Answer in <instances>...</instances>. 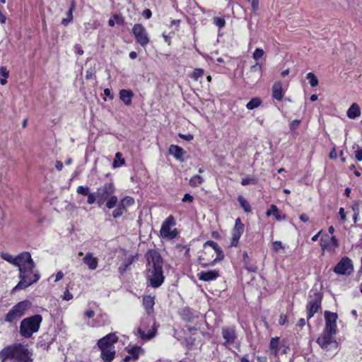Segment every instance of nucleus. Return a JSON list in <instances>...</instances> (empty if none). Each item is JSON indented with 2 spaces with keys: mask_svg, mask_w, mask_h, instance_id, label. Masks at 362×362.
<instances>
[{
  "mask_svg": "<svg viewBox=\"0 0 362 362\" xmlns=\"http://www.w3.org/2000/svg\"><path fill=\"white\" fill-rule=\"evenodd\" d=\"M218 276V272L216 270L202 272L198 274L199 279L204 281H209L216 279Z\"/></svg>",
  "mask_w": 362,
  "mask_h": 362,
  "instance_id": "nucleus-20",
  "label": "nucleus"
},
{
  "mask_svg": "<svg viewBox=\"0 0 362 362\" xmlns=\"http://www.w3.org/2000/svg\"><path fill=\"white\" fill-rule=\"evenodd\" d=\"M272 97L276 100H281L283 98V88L281 82H275L272 86Z\"/></svg>",
  "mask_w": 362,
  "mask_h": 362,
  "instance_id": "nucleus-22",
  "label": "nucleus"
},
{
  "mask_svg": "<svg viewBox=\"0 0 362 362\" xmlns=\"http://www.w3.org/2000/svg\"><path fill=\"white\" fill-rule=\"evenodd\" d=\"M76 192L83 195H88L89 194V188L88 187L78 186Z\"/></svg>",
  "mask_w": 362,
  "mask_h": 362,
  "instance_id": "nucleus-44",
  "label": "nucleus"
},
{
  "mask_svg": "<svg viewBox=\"0 0 362 362\" xmlns=\"http://www.w3.org/2000/svg\"><path fill=\"white\" fill-rule=\"evenodd\" d=\"M1 257L4 259L5 261L9 262L10 264H13L15 266L16 264V259H17V256L16 257H13L11 255H10L9 253L8 252H2L1 254Z\"/></svg>",
  "mask_w": 362,
  "mask_h": 362,
  "instance_id": "nucleus-36",
  "label": "nucleus"
},
{
  "mask_svg": "<svg viewBox=\"0 0 362 362\" xmlns=\"http://www.w3.org/2000/svg\"><path fill=\"white\" fill-rule=\"evenodd\" d=\"M262 102L259 98L255 97L252 98L246 105L247 110H253L259 107L262 105Z\"/></svg>",
  "mask_w": 362,
  "mask_h": 362,
  "instance_id": "nucleus-30",
  "label": "nucleus"
},
{
  "mask_svg": "<svg viewBox=\"0 0 362 362\" xmlns=\"http://www.w3.org/2000/svg\"><path fill=\"white\" fill-rule=\"evenodd\" d=\"M169 153L170 155L173 156L177 160L183 161V156L185 153V151L181 147L177 145H171L169 148Z\"/></svg>",
  "mask_w": 362,
  "mask_h": 362,
  "instance_id": "nucleus-21",
  "label": "nucleus"
},
{
  "mask_svg": "<svg viewBox=\"0 0 362 362\" xmlns=\"http://www.w3.org/2000/svg\"><path fill=\"white\" fill-rule=\"evenodd\" d=\"M75 8V4L73 1L71 4V6L67 11L66 18H63L62 21V24L64 26L68 25L73 21V11Z\"/></svg>",
  "mask_w": 362,
  "mask_h": 362,
  "instance_id": "nucleus-29",
  "label": "nucleus"
},
{
  "mask_svg": "<svg viewBox=\"0 0 362 362\" xmlns=\"http://www.w3.org/2000/svg\"><path fill=\"white\" fill-rule=\"evenodd\" d=\"M346 115L350 119H356L361 115L360 107L356 103H353L346 112Z\"/></svg>",
  "mask_w": 362,
  "mask_h": 362,
  "instance_id": "nucleus-26",
  "label": "nucleus"
},
{
  "mask_svg": "<svg viewBox=\"0 0 362 362\" xmlns=\"http://www.w3.org/2000/svg\"><path fill=\"white\" fill-rule=\"evenodd\" d=\"M147 266L146 276L153 288L159 287L164 281L163 272V259L160 253L154 250H150L146 254Z\"/></svg>",
  "mask_w": 362,
  "mask_h": 362,
  "instance_id": "nucleus-1",
  "label": "nucleus"
},
{
  "mask_svg": "<svg viewBox=\"0 0 362 362\" xmlns=\"http://www.w3.org/2000/svg\"><path fill=\"white\" fill-rule=\"evenodd\" d=\"M339 215H340V218L342 221H345L346 220V215H345V212H344V208H340L339 209Z\"/></svg>",
  "mask_w": 362,
  "mask_h": 362,
  "instance_id": "nucleus-62",
  "label": "nucleus"
},
{
  "mask_svg": "<svg viewBox=\"0 0 362 362\" xmlns=\"http://www.w3.org/2000/svg\"><path fill=\"white\" fill-rule=\"evenodd\" d=\"M334 272L340 275H349L353 270L354 267L352 261L349 257H344L337 263L334 268Z\"/></svg>",
  "mask_w": 362,
  "mask_h": 362,
  "instance_id": "nucleus-11",
  "label": "nucleus"
},
{
  "mask_svg": "<svg viewBox=\"0 0 362 362\" xmlns=\"http://www.w3.org/2000/svg\"><path fill=\"white\" fill-rule=\"evenodd\" d=\"M214 23L219 28H221L224 27L225 25H226V21H225L224 18H219V17L214 18Z\"/></svg>",
  "mask_w": 362,
  "mask_h": 362,
  "instance_id": "nucleus-42",
  "label": "nucleus"
},
{
  "mask_svg": "<svg viewBox=\"0 0 362 362\" xmlns=\"http://www.w3.org/2000/svg\"><path fill=\"white\" fill-rule=\"evenodd\" d=\"M286 316L283 314L281 315L279 317V325H284L286 322Z\"/></svg>",
  "mask_w": 362,
  "mask_h": 362,
  "instance_id": "nucleus-61",
  "label": "nucleus"
},
{
  "mask_svg": "<svg viewBox=\"0 0 362 362\" xmlns=\"http://www.w3.org/2000/svg\"><path fill=\"white\" fill-rule=\"evenodd\" d=\"M222 335L225 339L224 345L226 346L233 344L236 339L235 332L233 328H224L222 331Z\"/></svg>",
  "mask_w": 362,
  "mask_h": 362,
  "instance_id": "nucleus-19",
  "label": "nucleus"
},
{
  "mask_svg": "<svg viewBox=\"0 0 362 362\" xmlns=\"http://www.w3.org/2000/svg\"><path fill=\"white\" fill-rule=\"evenodd\" d=\"M64 277V274L62 272L59 271L56 274L54 281L57 282L61 280Z\"/></svg>",
  "mask_w": 362,
  "mask_h": 362,
  "instance_id": "nucleus-59",
  "label": "nucleus"
},
{
  "mask_svg": "<svg viewBox=\"0 0 362 362\" xmlns=\"http://www.w3.org/2000/svg\"><path fill=\"white\" fill-rule=\"evenodd\" d=\"M15 266L21 271L25 269L35 268V264L31 257V255L28 252H23L17 255V259Z\"/></svg>",
  "mask_w": 362,
  "mask_h": 362,
  "instance_id": "nucleus-10",
  "label": "nucleus"
},
{
  "mask_svg": "<svg viewBox=\"0 0 362 362\" xmlns=\"http://www.w3.org/2000/svg\"><path fill=\"white\" fill-rule=\"evenodd\" d=\"M264 51L263 49H259V48H257L254 53H253V58L255 59V60H258L259 59H260L261 57H263L264 55Z\"/></svg>",
  "mask_w": 362,
  "mask_h": 362,
  "instance_id": "nucleus-43",
  "label": "nucleus"
},
{
  "mask_svg": "<svg viewBox=\"0 0 362 362\" xmlns=\"http://www.w3.org/2000/svg\"><path fill=\"white\" fill-rule=\"evenodd\" d=\"M132 33L136 42L141 46H145L148 43L149 38L148 33L142 25L135 24L132 28Z\"/></svg>",
  "mask_w": 362,
  "mask_h": 362,
  "instance_id": "nucleus-12",
  "label": "nucleus"
},
{
  "mask_svg": "<svg viewBox=\"0 0 362 362\" xmlns=\"http://www.w3.org/2000/svg\"><path fill=\"white\" fill-rule=\"evenodd\" d=\"M30 302L23 300L15 305L5 316V321L13 322L23 317L30 307Z\"/></svg>",
  "mask_w": 362,
  "mask_h": 362,
  "instance_id": "nucleus-6",
  "label": "nucleus"
},
{
  "mask_svg": "<svg viewBox=\"0 0 362 362\" xmlns=\"http://www.w3.org/2000/svg\"><path fill=\"white\" fill-rule=\"evenodd\" d=\"M84 315L88 317V318H91L94 316L95 315V312L92 310H86L85 313H84Z\"/></svg>",
  "mask_w": 362,
  "mask_h": 362,
  "instance_id": "nucleus-58",
  "label": "nucleus"
},
{
  "mask_svg": "<svg viewBox=\"0 0 362 362\" xmlns=\"http://www.w3.org/2000/svg\"><path fill=\"white\" fill-rule=\"evenodd\" d=\"M152 322L150 318H146L144 320L137 329V332L139 337L145 341H148L153 337H155L156 333V328L155 327V323L153 322L151 329H147V326L151 324Z\"/></svg>",
  "mask_w": 362,
  "mask_h": 362,
  "instance_id": "nucleus-8",
  "label": "nucleus"
},
{
  "mask_svg": "<svg viewBox=\"0 0 362 362\" xmlns=\"http://www.w3.org/2000/svg\"><path fill=\"white\" fill-rule=\"evenodd\" d=\"M338 315L336 313L325 312V327L323 331L329 333H337V320Z\"/></svg>",
  "mask_w": 362,
  "mask_h": 362,
  "instance_id": "nucleus-13",
  "label": "nucleus"
},
{
  "mask_svg": "<svg viewBox=\"0 0 362 362\" xmlns=\"http://www.w3.org/2000/svg\"><path fill=\"white\" fill-rule=\"evenodd\" d=\"M40 274L35 268L25 269L19 271L20 281L13 288V291L18 289H25L30 285L36 283L40 279Z\"/></svg>",
  "mask_w": 362,
  "mask_h": 362,
  "instance_id": "nucleus-5",
  "label": "nucleus"
},
{
  "mask_svg": "<svg viewBox=\"0 0 362 362\" xmlns=\"http://www.w3.org/2000/svg\"><path fill=\"white\" fill-rule=\"evenodd\" d=\"M0 83L2 86H4L7 83V78L9 76V71L7 70L6 67L5 66H1L0 67Z\"/></svg>",
  "mask_w": 362,
  "mask_h": 362,
  "instance_id": "nucleus-31",
  "label": "nucleus"
},
{
  "mask_svg": "<svg viewBox=\"0 0 362 362\" xmlns=\"http://www.w3.org/2000/svg\"><path fill=\"white\" fill-rule=\"evenodd\" d=\"M359 206L360 202L358 201L354 202L351 206L352 210L356 212V215L359 214Z\"/></svg>",
  "mask_w": 362,
  "mask_h": 362,
  "instance_id": "nucleus-49",
  "label": "nucleus"
},
{
  "mask_svg": "<svg viewBox=\"0 0 362 362\" xmlns=\"http://www.w3.org/2000/svg\"><path fill=\"white\" fill-rule=\"evenodd\" d=\"M62 298L68 301L73 298V295L68 290H66L63 294Z\"/></svg>",
  "mask_w": 362,
  "mask_h": 362,
  "instance_id": "nucleus-50",
  "label": "nucleus"
},
{
  "mask_svg": "<svg viewBox=\"0 0 362 362\" xmlns=\"http://www.w3.org/2000/svg\"><path fill=\"white\" fill-rule=\"evenodd\" d=\"M142 353L143 349L137 346L133 347L129 350V355L125 357L124 361L127 362L131 359L136 360Z\"/></svg>",
  "mask_w": 362,
  "mask_h": 362,
  "instance_id": "nucleus-25",
  "label": "nucleus"
},
{
  "mask_svg": "<svg viewBox=\"0 0 362 362\" xmlns=\"http://www.w3.org/2000/svg\"><path fill=\"white\" fill-rule=\"evenodd\" d=\"M307 78L309 80L310 85L312 87H315L318 85V80L313 73L309 72L307 74Z\"/></svg>",
  "mask_w": 362,
  "mask_h": 362,
  "instance_id": "nucleus-39",
  "label": "nucleus"
},
{
  "mask_svg": "<svg viewBox=\"0 0 362 362\" xmlns=\"http://www.w3.org/2000/svg\"><path fill=\"white\" fill-rule=\"evenodd\" d=\"M106 339L104 342L103 346L108 348L114 347L113 344L117 341V337L115 334H108L103 338L100 339V340H104Z\"/></svg>",
  "mask_w": 362,
  "mask_h": 362,
  "instance_id": "nucleus-28",
  "label": "nucleus"
},
{
  "mask_svg": "<svg viewBox=\"0 0 362 362\" xmlns=\"http://www.w3.org/2000/svg\"><path fill=\"white\" fill-rule=\"evenodd\" d=\"M117 202H118V199L113 194L107 198V202H106V206L108 209H112L117 205Z\"/></svg>",
  "mask_w": 362,
  "mask_h": 362,
  "instance_id": "nucleus-35",
  "label": "nucleus"
},
{
  "mask_svg": "<svg viewBox=\"0 0 362 362\" xmlns=\"http://www.w3.org/2000/svg\"><path fill=\"white\" fill-rule=\"evenodd\" d=\"M251 3L252 11H255L259 8V0H248Z\"/></svg>",
  "mask_w": 362,
  "mask_h": 362,
  "instance_id": "nucleus-52",
  "label": "nucleus"
},
{
  "mask_svg": "<svg viewBox=\"0 0 362 362\" xmlns=\"http://www.w3.org/2000/svg\"><path fill=\"white\" fill-rule=\"evenodd\" d=\"M55 168L57 169V170L60 171L63 168V163L61 161H57L55 164Z\"/></svg>",
  "mask_w": 362,
  "mask_h": 362,
  "instance_id": "nucleus-63",
  "label": "nucleus"
},
{
  "mask_svg": "<svg viewBox=\"0 0 362 362\" xmlns=\"http://www.w3.org/2000/svg\"><path fill=\"white\" fill-rule=\"evenodd\" d=\"M106 339L99 340L98 342V345L101 351V357L105 362H111L115 354V351L114 347L108 348L107 346L105 347L103 346V342Z\"/></svg>",
  "mask_w": 362,
  "mask_h": 362,
  "instance_id": "nucleus-15",
  "label": "nucleus"
},
{
  "mask_svg": "<svg viewBox=\"0 0 362 362\" xmlns=\"http://www.w3.org/2000/svg\"><path fill=\"white\" fill-rule=\"evenodd\" d=\"M272 249L276 253L284 252L285 246L281 241H274L272 243Z\"/></svg>",
  "mask_w": 362,
  "mask_h": 362,
  "instance_id": "nucleus-37",
  "label": "nucleus"
},
{
  "mask_svg": "<svg viewBox=\"0 0 362 362\" xmlns=\"http://www.w3.org/2000/svg\"><path fill=\"white\" fill-rule=\"evenodd\" d=\"M119 17L117 15H115L113 18H110L108 21V25L111 27L114 26L115 24V20H119Z\"/></svg>",
  "mask_w": 362,
  "mask_h": 362,
  "instance_id": "nucleus-56",
  "label": "nucleus"
},
{
  "mask_svg": "<svg viewBox=\"0 0 362 362\" xmlns=\"http://www.w3.org/2000/svg\"><path fill=\"white\" fill-rule=\"evenodd\" d=\"M243 231L244 225L241 223L240 218H237L232 232V239L230 245L231 247H236L238 245L239 239L243 233Z\"/></svg>",
  "mask_w": 362,
  "mask_h": 362,
  "instance_id": "nucleus-14",
  "label": "nucleus"
},
{
  "mask_svg": "<svg viewBox=\"0 0 362 362\" xmlns=\"http://www.w3.org/2000/svg\"><path fill=\"white\" fill-rule=\"evenodd\" d=\"M272 213L276 214L278 213V209L275 205L271 206V209L267 211V215L269 216Z\"/></svg>",
  "mask_w": 362,
  "mask_h": 362,
  "instance_id": "nucleus-54",
  "label": "nucleus"
},
{
  "mask_svg": "<svg viewBox=\"0 0 362 362\" xmlns=\"http://www.w3.org/2000/svg\"><path fill=\"white\" fill-rule=\"evenodd\" d=\"M279 340L278 337L272 338L270 341L269 348L271 352L274 354H276L279 351Z\"/></svg>",
  "mask_w": 362,
  "mask_h": 362,
  "instance_id": "nucleus-34",
  "label": "nucleus"
},
{
  "mask_svg": "<svg viewBox=\"0 0 362 362\" xmlns=\"http://www.w3.org/2000/svg\"><path fill=\"white\" fill-rule=\"evenodd\" d=\"M322 242H323V238H322ZM321 247L323 250L327 249L329 251H334L336 248L339 247V243L337 238L334 235H332L330 238L329 243H322Z\"/></svg>",
  "mask_w": 362,
  "mask_h": 362,
  "instance_id": "nucleus-23",
  "label": "nucleus"
},
{
  "mask_svg": "<svg viewBox=\"0 0 362 362\" xmlns=\"http://www.w3.org/2000/svg\"><path fill=\"white\" fill-rule=\"evenodd\" d=\"M206 246L211 247L214 250V252L216 253V257L210 264H203L202 267L213 265L217 260H221L223 258V251L216 242L212 240L207 241L204 244V247H206Z\"/></svg>",
  "mask_w": 362,
  "mask_h": 362,
  "instance_id": "nucleus-16",
  "label": "nucleus"
},
{
  "mask_svg": "<svg viewBox=\"0 0 362 362\" xmlns=\"http://www.w3.org/2000/svg\"><path fill=\"white\" fill-rule=\"evenodd\" d=\"M120 202L122 204H124V205L127 208L133 206L135 203L134 199L133 198H132L131 197H128V196L122 199Z\"/></svg>",
  "mask_w": 362,
  "mask_h": 362,
  "instance_id": "nucleus-40",
  "label": "nucleus"
},
{
  "mask_svg": "<svg viewBox=\"0 0 362 362\" xmlns=\"http://www.w3.org/2000/svg\"><path fill=\"white\" fill-rule=\"evenodd\" d=\"M0 361L30 362L29 352L21 344L8 345L0 351Z\"/></svg>",
  "mask_w": 362,
  "mask_h": 362,
  "instance_id": "nucleus-2",
  "label": "nucleus"
},
{
  "mask_svg": "<svg viewBox=\"0 0 362 362\" xmlns=\"http://www.w3.org/2000/svg\"><path fill=\"white\" fill-rule=\"evenodd\" d=\"M238 201L240 203V206L243 208V209L246 212H249L251 211L250 206L247 200L242 196H239L238 197Z\"/></svg>",
  "mask_w": 362,
  "mask_h": 362,
  "instance_id": "nucleus-38",
  "label": "nucleus"
},
{
  "mask_svg": "<svg viewBox=\"0 0 362 362\" xmlns=\"http://www.w3.org/2000/svg\"><path fill=\"white\" fill-rule=\"evenodd\" d=\"M355 156L357 160L361 161L362 160V148H359L355 152Z\"/></svg>",
  "mask_w": 362,
  "mask_h": 362,
  "instance_id": "nucleus-55",
  "label": "nucleus"
},
{
  "mask_svg": "<svg viewBox=\"0 0 362 362\" xmlns=\"http://www.w3.org/2000/svg\"><path fill=\"white\" fill-rule=\"evenodd\" d=\"M193 197L189 194H185L182 199L183 202L192 203L193 202Z\"/></svg>",
  "mask_w": 362,
  "mask_h": 362,
  "instance_id": "nucleus-51",
  "label": "nucleus"
},
{
  "mask_svg": "<svg viewBox=\"0 0 362 362\" xmlns=\"http://www.w3.org/2000/svg\"><path fill=\"white\" fill-rule=\"evenodd\" d=\"M42 317L40 315H35L24 318L20 325V334L25 338H30L33 333L38 332Z\"/></svg>",
  "mask_w": 362,
  "mask_h": 362,
  "instance_id": "nucleus-3",
  "label": "nucleus"
},
{
  "mask_svg": "<svg viewBox=\"0 0 362 362\" xmlns=\"http://www.w3.org/2000/svg\"><path fill=\"white\" fill-rule=\"evenodd\" d=\"M134 94L130 90L122 89L119 91V98L126 105L132 104V99Z\"/></svg>",
  "mask_w": 362,
  "mask_h": 362,
  "instance_id": "nucleus-24",
  "label": "nucleus"
},
{
  "mask_svg": "<svg viewBox=\"0 0 362 362\" xmlns=\"http://www.w3.org/2000/svg\"><path fill=\"white\" fill-rule=\"evenodd\" d=\"M299 218L300 219V221H302L303 222H307L309 220V217L305 214H303L300 216Z\"/></svg>",
  "mask_w": 362,
  "mask_h": 362,
  "instance_id": "nucleus-64",
  "label": "nucleus"
},
{
  "mask_svg": "<svg viewBox=\"0 0 362 362\" xmlns=\"http://www.w3.org/2000/svg\"><path fill=\"white\" fill-rule=\"evenodd\" d=\"M124 214V212L117 206V208L112 212V217L115 218H118Z\"/></svg>",
  "mask_w": 362,
  "mask_h": 362,
  "instance_id": "nucleus-46",
  "label": "nucleus"
},
{
  "mask_svg": "<svg viewBox=\"0 0 362 362\" xmlns=\"http://www.w3.org/2000/svg\"><path fill=\"white\" fill-rule=\"evenodd\" d=\"M83 262L90 270H95L98 266V258L95 257L92 252H87L83 258Z\"/></svg>",
  "mask_w": 362,
  "mask_h": 362,
  "instance_id": "nucleus-18",
  "label": "nucleus"
},
{
  "mask_svg": "<svg viewBox=\"0 0 362 362\" xmlns=\"http://www.w3.org/2000/svg\"><path fill=\"white\" fill-rule=\"evenodd\" d=\"M98 202V197L96 196V193L94 194V193H89L88 194V199H87V202L89 204H94L95 202Z\"/></svg>",
  "mask_w": 362,
  "mask_h": 362,
  "instance_id": "nucleus-45",
  "label": "nucleus"
},
{
  "mask_svg": "<svg viewBox=\"0 0 362 362\" xmlns=\"http://www.w3.org/2000/svg\"><path fill=\"white\" fill-rule=\"evenodd\" d=\"M335 333L323 331L317 338V343L327 356L334 355L338 350V342L335 339Z\"/></svg>",
  "mask_w": 362,
  "mask_h": 362,
  "instance_id": "nucleus-4",
  "label": "nucleus"
},
{
  "mask_svg": "<svg viewBox=\"0 0 362 362\" xmlns=\"http://www.w3.org/2000/svg\"><path fill=\"white\" fill-rule=\"evenodd\" d=\"M321 305V297L317 295L315 298L311 300L308 305V317L310 318L318 311Z\"/></svg>",
  "mask_w": 362,
  "mask_h": 362,
  "instance_id": "nucleus-17",
  "label": "nucleus"
},
{
  "mask_svg": "<svg viewBox=\"0 0 362 362\" xmlns=\"http://www.w3.org/2000/svg\"><path fill=\"white\" fill-rule=\"evenodd\" d=\"M204 178L200 175H194L192 176L189 182V184L192 187H197L202 185L204 182Z\"/></svg>",
  "mask_w": 362,
  "mask_h": 362,
  "instance_id": "nucleus-32",
  "label": "nucleus"
},
{
  "mask_svg": "<svg viewBox=\"0 0 362 362\" xmlns=\"http://www.w3.org/2000/svg\"><path fill=\"white\" fill-rule=\"evenodd\" d=\"M204 71L202 69H195L192 74V78L197 81L200 77L204 75Z\"/></svg>",
  "mask_w": 362,
  "mask_h": 362,
  "instance_id": "nucleus-41",
  "label": "nucleus"
},
{
  "mask_svg": "<svg viewBox=\"0 0 362 362\" xmlns=\"http://www.w3.org/2000/svg\"><path fill=\"white\" fill-rule=\"evenodd\" d=\"M142 14H143V16H144V18H146V19L150 18L151 17V16H152V13H151V11L149 9H147V8H146V9H145V10L143 11Z\"/></svg>",
  "mask_w": 362,
  "mask_h": 362,
  "instance_id": "nucleus-57",
  "label": "nucleus"
},
{
  "mask_svg": "<svg viewBox=\"0 0 362 362\" xmlns=\"http://www.w3.org/2000/svg\"><path fill=\"white\" fill-rule=\"evenodd\" d=\"M337 151H336V148H334L332 149V151L329 153V158L331 159H335V158H337Z\"/></svg>",
  "mask_w": 362,
  "mask_h": 362,
  "instance_id": "nucleus-60",
  "label": "nucleus"
},
{
  "mask_svg": "<svg viewBox=\"0 0 362 362\" xmlns=\"http://www.w3.org/2000/svg\"><path fill=\"white\" fill-rule=\"evenodd\" d=\"M124 164V159L122 158V154L117 152L115 154V158L112 163L113 168H117Z\"/></svg>",
  "mask_w": 362,
  "mask_h": 362,
  "instance_id": "nucleus-33",
  "label": "nucleus"
},
{
  "mask_svg": "<svg viewBox=\"0 0 362 362\" xmlns=\"http://www.w3.org/2000/svg\"><path fill=\"white\" fill-rule=\"evenodd\" d=\"M154 304H155V302H154L153 297H152L151 296H146L144 297L143 305L148 315L153 312Z\"/></svg>",
  "mask_w": 362,
  "mask_h": 362,
  "instance_id": "nucleus-27",
  "label": "nucleus"
},
{
  "mask_svg": "<svg viewBox=\"0 0 362 362\" xmlns=\"http://www.w3.org/2000/svg\"><path fill=\"white\" fill-rule=\"evenodd\" d=\"M242 185H247L250 184H256V180L253 178H245L241 181Z\"/></svg>",
  "mask_w": 362,
  "mask_h": 362,
  "instance_id": "nucleus-48",
  "label": "nucleus"
},
{
  "mask_svg": "<svg viewBox=\"0 0 362 362\" xmlns=\"http://www.w3.org/2000/svg\"><path fill=\"white\" fill-rule=\"evenodd\" d=\"M179 136L181 138V139H183L186 141H192L193 139V136L190 134H179Z\"/></svg>",
  "mask_w": 362,
  "mask_h": 362,
  "instance_id": "nucleus-53",
  "label": "nucleus"
},
{
  "mask_svg": "<svg viewBox=\"0 0 362 362\" xmlns=\"http://www.w3.org/2000/svg\"><path fill=\"white\" fill-rule=\"evenodd\" d=\"M300 123V120H299V119L293 120L289 124V127H290L291 130L293 131V130L296 129L298 127Z\"/></svg>",
  "mask_w": 362,
  "mask_h": 362,
  "instance_id": "nucleus-47",
  "label": "nucleus"
},
{
  "mask_svg": "<svg viewBox=\"0 0 362 362\" xmlns=\"http://www.w3.org/2000/svg\"><path fill=\"white\" fill-rule=\"evenodd\" d=\"M115 192V187L113 182H107L103 186L98 188L96 196L98 197V203L102 205L107 198L113 194Z\"/></svg>",
  "mask_w": 362,
  "mask_h": 362,
  "instance_id": "nucleus-9",
  "label": "nucleus"
},
{
  "mask_svg": "<svg viewBox=\"0 0 362 362\" xmlns=\"http://www.w3.org/2000/svg\"><path fill=\"white\" fill-rule=\"evenodd\" d=\"M175 225L174 218L171 216L168 217L161 226L160 235L168 240L175 238L177 235V229L174 228Z\"/></svg>",
  "mask_w": 362,
  "mask_h": 362,
  "instance_id": "nucleus-7",
  "label": "nucleus"
}]
</instances>
